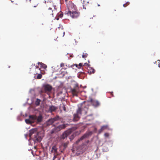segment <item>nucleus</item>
I'll return each instance as SVG.
<instances>
[{
    "label": "nucleus",
    "instance_id": "1",
    "mask_svg": "<svg viewBox=\"0 0 160 160\" xmlns=\"http://www.w3.org/2000/svg\"><path fill=\"white\" fill-rule=\"evenodd\" d=\"M68 12V16H70L73 18H76L80 15V12L78 11L77 7L72 2H69L67 5Z\"/></svg>",
    "mask_w": 160,
    "mask_h": 160
},
{
    "label": "nucleus",
    "instance_id": "2",
    "mask_svg": "<svg viewBox=\"0 0 160 160\" xmlns=\"http://www.w3.org/2000/svg\"><path fill=\"white\" fill-rule=\"evenodd\" d=\"M88 110V108L86 107H85L84 108H79L77 110L76 113L73 114V121H78L80 119V115L83 113L86 114Z\"/></svg>",
    "mask_w": 160,
    "mask_h": 160
},
{
    "label": "nucleus",
    "instance_id": "3",
    "mask_svg": "<svg viewBox=\"0 0 160 160\" xmlns=\"http://www.w3.org/2000/svg\"><path fill=\"white\" fill-rule=\"evenodd\" d=\"M39 133L37 132V129H33L30 131L29 137L32 138V140L35 143L40 142L41 140V137L38 136Z\"/></svg>",
    "mask_w": 160,
    "mask_h": 160
},
{
    "label": "nucleus",
    "instance_id": "4",
    "mask_svg": "<svg viewBox=\"0 0 160 160\" xmlns=\"http://www.w3.org/2000/svg\"><path fill=\"white\" fill-rule=\"evenodd\" d=\"M29 118L30 120L26 119L25 120L27 124L32 123L35 122L37 123L40 122L42 121V116L41 115L38 117L35 115H31L29 116Z\"/></svg>",
    "mask_w": 160,
    "mask_h": 160
},
{
    "label": "nucleus",
    "instance_id": "5",
    "mask_svg": "<svg viewBox=\"0 0 160 160\" xmlns=\"http://www.w3.org/2000/svg\"><path fill=\"white\" fill-rule=\"evenodd\" d=\"M44 13L47 16H51L53 17L58 13V12L55 6H52L51 7L47 6L44 11Z\"/></svg>",
    "mask_w": 160,
    "mask_h": 160
},
{
    "label": "nucleus",
    "instance_id": "6",
    "mask_svg": "<svg viewBox=\"0 0 160 160\" xmlns=\"http://www.w3.org/2000/svg\"><path fill=\"white\" fill-rule=\"evenodd\" d=\"M68 125V124L60 125L58 127L55 128L53 130L51 131V133H53L55 132V131L56 132L59 131L65 128Z\"/></svg>",
    "mask_w": 160,
    "mask_h": 160
},
{
    "label": "nucleus",
    "instance_id": "7",
    "mask_svg": "<svg viewBox=\"0 0 160 160\" xmlns=\"http://www.w3.org/2000/svg\"><path fill=\"white\" fill-rule=\"evenodd\" d=\"M32 67L30 68V69L32 72H33L34 74H38V72L41 73L40 68L38 66H35V64H32Z\"/></svg>",
    "mask_w": 160,
    "mask_h": 160
},
{
    "label": "nucleus",
    "instance_id": "8",
    "mask_svg": "<svg viewBox=\"0 0 160 160\" xmlns=\"http://www.w3.org/2000/svg\"><path fill=\"white\" fill-rule=\"evenodd\" d=\"M59 117L58 116H57L56 117L49 119L47 122V125H49L52 124L55 121H57L59 120Z\"/></svg>",
    "mask_w": 160,
    "mask_h": 160
},
{
    "label": "nucleus",
    "instance_id": "9",
    "mask_svg": "<svg viewBox=\"0 0 160 160\" xmlns=\"http://www.w3.org/2000/svg\"><path fill=\"white\" fill-rule=\"evenodd\" d=\"M90 102L92 105L95 107L99 106L100 105V103L98 101L93 100L91 98L90 99Z\"/></svg>",
    "mask_w": 160,
    "mask_h": 160
},
{
    "label": "nucleus",
    "instance_id": "10",
    "mask_svg": "<svg viewBox=\"0 0 160 160\" xmlns=\"http://www.w3.org/2000/svg\"><path fill=\"white\" fill-rule=\"evenodd\" d=\"M71 91L73 96H77L79 92L78 87H77L76 88L71 89Z\"/></svg>",
    "mask_w": 160,
    "mask_h": 160
},
{
    "label": "nucleus",
    "instance_id": "11",
    "mask_svg": "<svg viewBox=\"0 0 160 160\" xmlns=\"http://www.w3.org/2000/svg\"><path fill=\"white\" fill-rule=\"evenodd\" d=\"M70 133L68 131H65L61 136V138L62 139H64L67 138L69 135Z\"/></svg>",
    "mask_w": 160,
    "mask_h": 160
},
{
    "label": "nucleus",
    "instance_id": "12",
    "mask_svg": "<svg viewBox=\"0 0 160 160\" xmlns=\"http://www.w3.org/2000/svg\"><path fill=\"white\" fill-rule=\"evenodd\" d=\"M44 88L46 91L48 92L51 91L52 89L51 86L48 84L45 85L44 87Z\"/></svg>",
    "mask_w": 160,
    "mask_h": 160
},
{
    "label": "nucleus",
    "instance_id": "13",
    "mask_svg": "<svg viewBox=\"0 0 160 160\" xmlns=\"http://www.w3.org/2000/svg\"><path fill=\"white\" fill-rule=\"evenodd\" d=\"M108 128V125H104L101 127V128L99 130L98 132L99 133H101L103 131L107 129Z\"/></svg>",
    "mask_w": 160,
    "mask_h": 160
},
{
    "label": "nucleus",
    "instance_id": "14",
    "mask_svg": "<svg viewBox=\"0 0 160 160\" xmlns=\"http://www.w3.org/2000/svg\"><path fill=\"white\" fill-rule=\"evenodd\" d=\"M88 72L89 73H90V74H91L92 73H94L95 71V70L94 69L90 67H88Z\"/></svg>",
    "mask_w": 160,
    "mask_h": 160
},
{
    "label": "nucleus",
    "instance_id": "15",
    "mask_svg": "<svg viewBox=\"0 0 160 160\" xmlns=\"http://www.w3.org/2000/svg\"><path fill=\"white\" fill-rule=\"evenodd\" d=\"M57 108L54 106H51L49 107V111L51 112L55 111L57 109Z\"/></svg>",
    "mask_w": 160,
    "mask_h": 160
},
{
    "label": "nucleus",
    "instance_id": "16",
    "mask_svg": "<svg viewBox=\"0 0 160 160\" xmlns=\"http://www.w3.org/2000/svg\"><path fill=\"white\" fill-rule=\"evenodd\" d=\"M38 64L41 65V67L44 69H46L47 68V66L46 65L42 63V62H38Z\"/></svg>",
    "mask_w": 160,
    "mask_h": 160
},
{
    "label": "nucleus",
    "instance_id": "17",
    "mask_svg": "<svg viewBox=\"0 0 160 160\" xmlns=\"http://www.w3.org/2000/svg\"><path fill=\"white\" fill-rule=\"evenodd\" d=\"M41 100L38 98H37L35 102V103L36 106H39L40 104Z\"/></svg>",
    "mask_w": 160,
    "mask_h": 160
},
{
    "label": "nucleus",
    "instance_id": "18",
    "mask_svg": "<svg viewBox=\"0 0 160 160\" xmlns=\"http://www.w3.org/2000/svg\"><path fill=\"white\" fill-rule=\"evenodd\" d=\"M87 136V135L86 134H84L80 138L79 140H82L83 139L85 138H86Z\"/></svg>",
    "mask_w": 160,
    "mask_h": 160
},
{
    "label": "nucleus",
    "instance_id": "19",
    "mask_svg": "<svg viewBox=\"0 0 160 160\" xmlns=\"http://www.w3.org/2000/svg\"><path fill=\"white\" fill-rule=\"evenodd\" d=\"M88 56V54L86 53H83V54L82 56V57L83 58H85L87 57Z\"/></svg>",
    "mask_w": 160,
    "mask_h": 160
},
{
    "label": "nucleus",
    "instance_id": "20",
    "mask_svg": "<svg viewBox=\"0 0 160 160\" xmlns=\"http://www.w3.org/2000/svg\"><path fill=\"white\" fill-rule=\"evenodd\" d=\"M42 77V74L41 73H39L38 74V75L37 76V78L38 79H40Z\"/></svg>",
    "mask_w": 160,
    "mask_h": 160
},
{
    "label": "nucleus",
    "instance_id": "21",
    "mask_svg": "<svg viewBox=\"0 0 160 160\" xmlns=\"http://www.w3.org/2000/svg\"><path fill=\"white\" fill-rule=\"evenodd\" d=\"M74 138V136L73 135H72L69 137V139L71 141Z\"/></svg>",
    "mask_w": 160,
    "mask_h": 160
},
{
    "label": "nucleus",
    "instance_id": "22",
    "mask_svg": "<svg viewBox=\"0 0 160 160\" xmlns=\"http://www.w3.org/2000/svg\"><path fill=\"white\" fill-rule=\"evenodd\" d=\"M82 64L81 63H79L78 65V68H80L82 66Z\"/></svg>",
    "mask_w": 160,
    "mask_h": 160
},
{
    "label": "nucleus",
    "instance_id": "23",
    "mask_svg": "<svg viewBox=\"0 0 160 160\" xmlns=\"http://www.w3.org/2000/svg\"><path fill=\"white\" fill-rule=\"evenodd\" d=\"M104 135L106 137H108L109 136V134L108 133H104Z\"/></svg>",
    "mask_w": 160,
    "mask_h": 160
},
{
    "label": "nucleus",
    "instance_id": "24",
    "mask_svg": "<svg viewBox=\"0 0 160 160\" xmlns=\"http://www.w3.org/2000/svg\"><path fill=\"white\" fill-rule=\"evenodd\" d=\"M62 108H63V110L64 111H66V108H65V105L63 104V103L62 104Z\"/></svg>",
    "mask_w": 160,
    "mask_h": 160
},
{
    "label": "nucleus",
    "instance_id": "25",
    "mask_svg": "<svg viewBox=\"0 0 160 160\" xmlns=\"http://www.w3.org/2000/svg\"><path fill=\"white\" fill-rule=\"evenodd\" d=\"M84 65L86 66H87L88 67V68L89 67H90L89 66H90V65L88 64V63H85L84 64Z\"/></svg>",
    "mask_w": 160,
    "mask_h": 160
},
{
    "label": "nucleus",
    "instance_id": "26",
    "mask_svg": "<svg viewBox=\"0 0 160 160\" xmlns=\"http://www.w3.org/2000/svg\"><path fill=\"white\" fill-rule=\"evenodd\" d=\"M93 115V114L92 113H91V114H90L87 115V117H88V116H90V117H92V118H92Z\"/></svg>",
    "mask_w": 160,
    "mask_h": 160
},
{
    "label": "nucleus",
    "instance_id": "27",
    "mask_svg": "<svg viewBox=\"0 0 160 160\" xmlns=\"http://www.w3.org/2000/svg\"><path fill=\"white\" fill-rule=\"evenodd\" d=\"M67 144L66 143H64L63 146L64 148H66L67 147Z\"/></svg>",
    "mask_w": 160,
    "mask_h": 160
},
{
    "label": "nucleus",
    "instance_id": "28",
    "mask_svg": "<svg viewBox=\"0 0 160 160\" xmlns=\"http://www.w3.org/2000/svg\"><path fill=\"white\" fill-rule=\"evenodd\" d=\"M80 141H81V140H79V139L78 140H77L76 141V143H77V144H78V143H79V142Z\"/></svg>",
    "mask_w": 160,
    "mask_h": 160
},
{
    "label": "nucleus",
    "instance_id": "29",
    "mask_svg": "<svg viewBox=\"0 0 160 160\" xmlns=\"http://www.w3.org/2000/svg\"><path fill=\"white\" fill-rule=\"evenodd\" d=\"M52 149L53 150L54 152H55V151H56V149H55V146L53 147H52Z\"/></svg>",
    "mask_w": 160,
    "mask_h": 160
},
{
    "label": "nucleus",
    "instance_id": "30",
    "mask_svg": "<svg viewBox=\"0 0 160 160\" xmlns=\"http://www.w3.org/2000/svg\"><path fill=\"white\" fill-rule=\"evenodd\" d=\"M64 63H61V65H61V67H62L63 66H64Z\"/></svg>",
    "mask_w": 160,
    "mask_h": 160
},
{
    "label": "nucleus",
    "instance_id": "31",
    "mask_svg": "<svg viewBox=\"0 0 160 160\" xmlns=\"http://www.w3.org/2000/svg\"><path fill=\"white\" fill-rule=\"evenodd\" d=\"M59 15V17L60 18H61V17H62L63 14H60Z\"/></svg>",
    "mask_w": 160,
    "mask_h": 160
},
{
    "label": "nucleus",
    "instance_id": "32",
    "mask_svg": "<svg viewBox=\"0 0 160 160\" xmlns=\"http://www.w3.org/2000/svg\"><path fill=\"white\" fill-rule=\"evenodd\" d=\"M123 7H126L127 6V5L125 3V4H123Z\"/></svg>",
    "mask_w": 160,
    "mask_h": 160
},
{
    "label": "nucleus",
    "instance_id": "33",
    "mask_svg": "<svg viewBox=\"0 0 160 160\" xmlns=\"http://www.w3.org/2000/svg\"><path fill=\"white\" fill-rule=\"evenodd\" d=\"M74 65L76 66V67H77L78 68V65L77 64H75Z\"/></svg>",
    "mask_w": 160,
    "mask_h": 160
},
{
    "label": "nucleus",
    "instance_id": "34",
    "mask_svg": "<svg viewBox=\"0 0 160 160\" xmlns=\"http://www.w3.org/2000/svg\"><path fill=\"white\" fill-rule=\"evenodd\" d=\"M126 4L127 5H128L129 4V2H127Z\"/></svg>",
    "mask_w": 160,
    "mask_h": 160
},
{
    "label": "nucleus",
    "instance_id": "35",
    "mask_svg": "<svg viewBox=\"0 0 160 160\" xmlns=\"http://www.w3.org/2000/svg\"><path fill=\"white\" fill-rule=\"evenodd\" d=\"M111 95H112V97H113V92H111Z\"/></svg>",
    "mask_w": 160,
    "mask_h": 160
},
{
    "label": "nucleus",
    "instance_id": "36",
    "mask_svg": "<svg viewBox=\"0 0 160 160\" xmlns=\"http://www.w3.org/2000/svg\"><path fill=\"white\" fill-rule=\"evenodd\" d=\"M64 34H65V32H63V36H64Z\"/></svg>",
    "mask_w": 160,
    "mask_h": 160
},
{
    "label": "nucleus",
    "instance_id": "37",
    "mask_svg": "<svg viewBox=\"0 0 160 160\" xmlns=\"http://www.w3.org/2000/svg\"><path fill=\"white\" fill-rule=\"evenodd\" d=\"M98 6H100V5L99 4H98Z\"/></svg>",
    "mask_w": 160,
    "mask_h": 160
},
{
    "label": "nucleus",
    "instance_id": "38",
    "mask_svg": "<svg viewBox=\"0 0 160 160\" xmlns=\"http://www.w3.org/2000/svg\"><path fill=\"white\" fill-rule=\"evenodd\" d=\"M10 67V66H8V68H9Z\"/></svg>",
    "mask_w": 160,
    "mask_h": 160
},
{
    "label": "nucleus",
    "instance_id": "39",
    "mask_svg": "<svg viewBox=\"0 0 160 160\" xmlns=\"http://www.w3.org/2000/svg\"><path fill=\"white\" fill-rule=\"evenodd\" d=\"M67 0H65V2H66Z\"/></svg>",
    "mask_w": 160,
    "mask_h": 160
},
{
    "label": "nucleus",
    "instance_id": "40",
    "mask_svg": "<svg viewBox=\"0 0 160 160\" xmlns=\"http://www.w3.org/2000/svg\"><path fill=\"white\" fill-rule=\"evenodd\" d=\"M58 160H60V159H58Z\"/></svg>",
    "mask_w": 160,
    "mask_h": 160
},
{
    "label": "nucleus",
    "instance_id": "41",
    "mask_svg": "<svg viewBox=\"0 0 160 160\" xmlns=\"http://www.w3.org/2000/svg\"><path fill=\"white\" fill-rule=\"evenodd\" d=\"M159 67H160V66L159 65Z\"/></svg>",
    "mask_w": 160,
    "mask_h": 160
}]
</instances>
